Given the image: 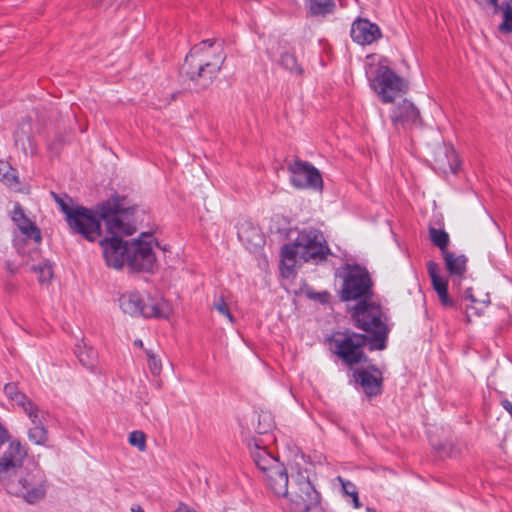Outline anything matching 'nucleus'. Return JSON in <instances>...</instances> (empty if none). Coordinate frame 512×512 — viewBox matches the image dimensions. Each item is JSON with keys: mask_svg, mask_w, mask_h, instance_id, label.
Returning <instances> with one entry per match:
<instances>
[{"mask_svg": "<svg viewBox=\"0 0 512 512\" xmlns=\"http://www.w3.org/2000/svg\"><path fill=\"white\" fill-rule=\"evenodd\" d=\"M311 298L319 300L321 303H326L329 299L328 292L315 293L310 295Z\"/></svg>", "mask_w": 512, "mask_h": 512, "instance_id": "obj_37", "label": "nucleus"}, {"mask_svg": "<svg viewBox=\"0 0 512 512\" xmlns=\"http://www.w3.org/2000/svg\"><path fill=\"white\" fill-rule=\"evenodd\" d=\"M267 487L277 496L285 500L289 497L288 474L284 465L274 468L272 472L264 475Z\"/></svg>", "mask_w": 512, "mask_h": 512, "instance_id": "obj_17", "label": "nucleus"}, {"mask_svg": "<svg viewBox=\"0 0 512 512\" xmlns=\"http://www.w3.org/2000/svg\"><path fill=\"white\" fill-rule=\"evenodd\" d=\"M253 232H255V236L257 238V242L255 243L256 246H261L262 243H263V239L261 237V235L257 232L256 229H253Z\"/></svg>", "mask_w": 512, "mask_h": 512, "instance_id": "obj_44", "label": "nucleus"}, {"mask_svg": "<svg viewBox=\"0 0 512 512\" xmlns=\"http://www.w3.org/2000/svg\"><path fill=\"white\" fill-rule=\"evenodd\" d=\"M134 345L138 348H143V342L140 339L135 340Z\"/></svg>", "mask_w": 512, "mask_h": 512, "instance_id": "obj_47", "label": "nucleus"}, {"mask_svg": "<svg viewBox=\"0 0 512 512\" xmlns=\"http://www.w3.org/2000/svg\"><path fill=\"white\" fill-rule=\"evenodd\" d=\"M12 221L26 239L33 240L35 244L41 242L42 236L39 228L25 215L18 203L15 204L12 211Z\"/></svg>", "mask_w": 512, "mask_h": 512, "instance_id": "obj_16", "label": "nucleus"}, {"mask_svg": "<svg viewBox=\"0 0 512 512\" xmlns=\"http://www.w3.org/2000/svg\"><path fill=\"white\" fill-rule=\"evenodd\" d=\"M156 386H157V388H160V387H161V380H157V381H156Z\"/></svg>", "mask_w": 512, "mask_h": 512, "instance_id": "obj_49", "label": "nucleus"}, {"mask_svg": "<svg viewBox=\"0 0 512 512\" xmlns=\"http://www.w3.org/2000/svg\"><path fill=\"white\" fill-rule=\"evenodd\" d=\"M502 404V407L510 414V416L512 417V402L505 399L501 402Z\"/></svg>", "mask_w": 512, "mask_h": 512, "instance_id": "obj_41", "label": "nucleus"}, {"mask_svg": "<svg viewBox=\"0 0 512 512\" xmlns=\"http://www.w3.org/2000/svg\"><path fill=\"white\" fill-rule=\"evenodd\" d=\"M99 221L103 220L111 238L100 240L103 257L108 267L121 269L127 264L133 271L150 272L153 270L156 257L152 251L154 238L151 234L142 233L131 242L122 241L118 236L132 235L136 226L132 221L135 207L126 196L113 194L109 199L98 205Z\"/></svg>", "mask_w": 512, "mask_h": 512, "instance_id": "obj_1", "label": "nucleus"}, {"mask_svg": "<svg viewBox=\"0 0 512 512\" xmlns=\"http://www.w3.org/2000/svg\"><path fill=\"white\" fill-rule=\"evenodd\" d=\"M63 143H64V140L62 139V137L58 136V137H56V139L52 143L49 144V148L51 150L57 151L58 150V146L63 145Z\"/></svg>", "mask_w": 512, "mask_h": 512, "instance_id": "obj_38", "label": "nucleus"}, {"mask_svg": "<svg viewBox=\"0 0 512 512\" xmlns=\"http://www.w3.org/2000/svg\"><path fill=\"white\" fill-rule=\"evenodd\" d=\"M289 60L291 61H295L294 57L293 56H286V58L284 59V61L288 62Z\"/></svg>", "mask_w": 512, "mask_h": 512, "instance_id": "obj_48", "label": "nucleus"}, {"mask_svg": "<svg viewBox=\"0 0 512 512\" xmlns=\"http://www.w3.org/2000/svg\"><path fill=\"white\" fill-rule=\"evenodd\" d=\"M30 124L22 126L14 132L15 146L19 147L25 155H33L36 152V146L33 137L30 134Z\"/></svg>", "mask_w": 512, "mask_h": 512, "instance_id": "obj_22", "label": "nucleus"}, {"mask_svg": "<svg viewBox=\"0 0 512 512\" xmlns=\"http://www.w3.org/2000/svg\"><path fill=\"white\" fill-rule=\"evenodd\" d=\"M427 272L429 277L431 278L432 286L436 292L448 288L447 281L439 276L438 263L434 261H429L427 263Z\"/></svg>", "mask_w": 512, "mask_h": 512, "instance_id": "obj_27", "label": "nucleus"}, {"mask_svg": "<svg viewBox=\"0 0 512 512\" xmlns=\"http://www.w3.org/2000/svg\"><path fill=\"white\" fill-rule=\"evenodd\" d=\"M122 311L131 316H143L145 318H168L171 307L162 298L148 297L145 302L138 292L124 293L119 298Z\"/></svg>", "mask_w": 512, "mask_h": 512, "instance_id": "obj_9", "label": "nucleus"}, {"mask_svg": "<svg viewBox=\"0 0 512 512\" xmlns=\"http://www.w3.org/2000/svg\"><path fill=\"white\" fill-rule=\"evenodd\" d=\"M463 298L465 300H469L470 302L472 303H475L477 300L475 298V296L473 295L472 293V289L471 288H467L464 292V295H463Z\"/></svg>", "mask_w": 512, "mask_h": 512, "instance_id": "obj_39", "label": "nucleus"}, {"mask_svg": "<svg viewBox=\"0 0 512 512\" xmlns=\"http://www.w3.org/2000/svg\"><path fill=\"white\" fill-rule=\"evenodd\" d=\"M211 49L213 52L218 53V56L214 59V61L223 63L225 56L221 55L222 46L220 44H216L213 39L203 40L200 43L194 45L191 48L189 54L186 55L185 61H187L189 57L193 58L198 55H203L204 57L199 58L198 61L203 62V64H211V60L208 57L209 50Z\"/></svg>", "mask_w": 512, "mask_h": 512, "instance_id": "obj_20", "label": "nucleus"}, {"mask_svg": "<svg viewBox=\"0 0 512 512\" xmlns=\"http://www.w3.org/2000/svg\"><path fill=\"white\" fill-rule=\"evenodd\" d=\"M131 512H145L140 505H133L131 507Z\"/></svg>", "mask_w": 512, "mask_h": 512, "instance_id": "obj_45", "label": "nucleus"}, {"mask_svg": "<svg viewBox=\"0 0 512 512\" xmlns=\"http://www.w3.org/2000/svg\"><path fill=\"white\" fill-rule=\"evenodd\" d=\"M75 354L79 362L85 368L93 370L96 367L98 353L93 347L88 346L85 342L76 344Z\"/></svg>", "mask_w": 512, "mask_h": 512, "instance_id": "obj_23", "label": "nucleus"}, {"mask_svg": "<svg viewBox=\"0 0 512 512\" xmlns=\"http://www.w3.org/2000/svg\"><path fill=\"white\" fill-rule=\"evenodd\" d=\"M337 480L341 483L342 490L345 495L351 497L353 494L358 492L356 486L352 482L347 481L340 476L337 477Z\"/></svg>", "mask_w": 512, "mask_h": 512, "instance_id": "obj_35", "label": "nucleus"}, {"mask_svg": "<svg viewBox=\"0 0 512 512\" xmlns=\"http://www.w3.org/2000/svg\"><path fill=\"white\" fill-rule=\"evenodd\" d=\"M248 446L251 449V455L256 466L264 475L282 465L265 446L261 445L260 440L252 438L248 441Z\"/></svg>", "mask_w": 512, "mask_h": 512, "instance_id": "obj_13", "label": "nucleus"}, {"mask_svg": "<svg viewBox=\"0 0 512 512\" xmlns=\"http://www.w3.org/2000/svg\"><path fill=\"white\" fill-rule=\"evenodd\" d=\"M290 181L298 189H314L321 191L323 188L322 176L317 168L312 164L295 160L289 164Z\"/></svg>", "mask_w": 512, "mask_h": 512, "instance_id": "obj_11", "label": "nucleus"}, {"mask_svg": "<svg viewBox=\"0 0 512 512\" xmlns=\"http://www.w3.org/2000/svg\"><path fill=\"white\" fill-rule=\"evenodd\" d=\"M381 37L380 28L366 19L359 18L351 27V38L361 45L371 44Z\"/></svg>", "mask_w": 512, "mask_h": 512, "instance_id": "obj_15", "label": "nucleus"}, {"mask_svg": "<svg viewBox=\"0 0 512 512\" xmlns=\"http://www.w3.org/2000/svg\"><path fill=\"white\" fill-rule=\"evenodd\" d=\"M0 180L11 188H16L19 184L15 169L8 165L0 166Z\"/></svg>", "mask_w": 512, "mask_h": 512, "instance_id": "obj_29", "label": "nucleus"}, {"mask_svg": "<svg viewBox=\"0 0 512 512\" xmlns=\"http://www.w3.org/2000/svg\"><path fill=\"white\" fill-rule=\"evenodd\" d=\"M26 456L24 446L12 441L0 457V482L9 494L33 505L45 498L48 482L37 466L31 469L23 467Z\"/></svg>", "mask_w": 512, "mask_h": 512, "instance_id": "obj_3", "label": "nucleus"}, {"mask_svg": "<svg viewBox=\"0 0 512 512\" xmlns=\"http://www.w3.org/2000/svg\"><path fill=\"white\" fill-rule=\"evenodd\" d=\"M365 74L382 103H394L409 90V81L397 75L390 66H366Z\"/></svg>", "mask_w": 512, "mask_h": 512, "instance_id": "obj_6", "label": "nucleus"}, {"mask_svg": "<svg viewBox=\"0 0 512 512\" xmlns=\"http://www.w3.org/2000/svg\"><path fill=\"white\" fill-rule=\"evenodd\" d=\"M56 203L65 214L69 228L75 234H79L90 242H94L101 236V222L99 221V208L97 211L80 205L71 204L68 196L61 197L52 193Z\"/></svg>", "mask_w": 512, "mask_h": 512, "instance_id": "obj_5", "label": "nucleus"}, {"mask_svg": "<svg viewBox=\"0 0 512 512\" xmlns=\"http://www.w3.org/2000/svg\"><path fill=\"white\" fill-rule=\"evenodd\" d=\"M444 154H445V157L448 159L447 165L444 163L443 160L439 159V160H436L437 164H438V167L440 169H442L443 171H447V169H449L450 171L455 173L456 172L455 165L453 163H451V161H450V158H452L453 161L456 160V156H455L454 150L451 149V148H445L444 149Z\"/></svg>", "mask_w": 512, "mask_h": 512, "instance_id": "obj_34", "label": "nucleus"}, {"mask_svg": "<svg viewBox=\"0 0 512 512\" xmlns=\"http://www.w3.org/2000/svg\"><path fill=\"white\" fill-rule=\"evenodd\" d=\"M220 66H181L180 79L190 89H205L217 76Z\"/></svg>", "mask_w": 512, "mask_h": 512, "instance_id": "obj_12", "label": "nucleus"}, {"mask_svg": "<svg viewBox=\"0 0 512 512\" xmlns=\"http://www.w3.org/2000/svg\"><path fill=\"white\" fill-rule=\"evenodd\" d=\"M370 369L374 374L369 370L361 369L354 371L353 377L360 384L364 393L373 397L379 395L382 391V375L376 366H371Z\"/></svg>", "mask_w": 512, "mask_h": 512, "instance_id": "obj_14", "label": "nucleus"}, {"mask_svg": "<svg viewBox=\"0 0 512 512\" xmlns=\"http://www.w3.org/2000/svg\"><path fill=\"white\" fill-rule=\"evenodd\" d=\"M390 111V120L396 130H412L422 126L423 119L416 105L407 98L395 101Z\"/></svg>", "mask_w": 512, "mask_h": 512, "instance_id": "obj_10", "label": "nucleus"}, {"mask_svg": "<svg viewBox=\"0 0 512 512\" xmlns=\"http://www.w3.org/2000/svg\"><path fill=\"white\" fill-rule=\"evenodd\" d=\"M5 395L12 403L20 407L28 417L37 418V405L34 404L25 394L18 390L15 383H8L4 386Z\"/></svg>", "mask_w": 512, "mask_h": 512, "instance_id": "obj_19", "label": "nucleus"}, {"mask_svg": "<svg viewBox=\"0 0 512 512\" xmlns=\"http://www.w3.org/2000/svg\"><path fill=\"white\" fill-rule=\"evenodd\" d=\"M294 482L288 499L282 504L283 509L286 512L320 511V494L316 491L308 476L299 472Z\"/></svg>", "mask_w": 512, "mask_h": 512, "instance_id": "obj_8", "label": "nucleus"}, {"mask_svg": "<svg viewBox=\"0 0 512 512\" xmlns=\"http://www.w3.org/2000/svg\"><path fill=\"white\" fill-rule=\"evenodd\" d=\"M436 293L438 294L439 299H440L441 297H444L445 295H447V294H448V288H445V289H443V290H439V291H437Z\"/></svg>", "mask_w": 512, "mask_h": 512, "instance_id": "obj_46", "label": "nucleus"}, {"mask_svg": "<svg viewBox=\"0 0 512 512\" xmlns=\"http://www.w3.org/2000/svg\"><path fill=\"white\" fill-rule=\"evenodd\" d=\"M352 502H353V505L355 508H360L361 507V503L359 501V498H358V492H356V494H353L352 496Z\"/></svg>", "mask_w": 512, "mask_h": 512, "instance_id": "obj_43", "label": "nucleus"}, {"mask_svg": "<svg viewBox=\"0 0 512 512\" xmlns=\"http://www.w3.org/2000/svg\"><path fill=\"white\" fill-rule=\"evenodd\" d=\"M367 60L369 61L368 64H385L387 62L386 58L379 55V54H370L367 55Z\"/></svg>", "mask_w": 512, "mask_h": 512, "instance_id": "obj_36", "label": "nucleus"}, {"mask_svg": "<svg viewBox=\"0 0 512 512\" xmlns=\"http://www.w3.org/2000/svg\"><path fill=\"white\" fill-rule=\"evenodd\" d=\"M367 512H376V511L373 509L367 508Z\"/></svg>", "mask_w": 512, "mask_h": 512, "instance_id": "obj_51", "label": "nucleus"}, {"mask_svg": "<svg viewBox=\"0 0 512 512\" xmlns=\"http://www.w3.org/2000/svg\"><path fill=\"white\" fill-rule=\"evenodd\" d=\"M308 11L313 16H325L335 9L334 0H305Z\"/></svg>", "mask_w": 512, "mask_h": 512, "instance_id": "obj_25", "label": "nucleus"}, {"mask_svg": "<svg viewBox=\"0 0 512 512\" xmlns=\"http://www.w3.org/2000/svg\"><path fill=\"white\" fill-rule=\"evenodd\" d=\"M445 267L450 276L462 279L467 271V257L465 255H456L453 252H447L442 255Z\"/></svg>", "mask_w": 512, "mask_h": 512, "instance_id": "obj_21", "label": "nucleus"}, {"mask_svg": "<svg viewBox=\"0 0 512 512\" xmlns=\"http://www.w3.org/2000/svg\"><path fill=\"white\" fill-rule=\"evenodd\" d=\"M351 317L355 327L367 334L345 329L333 332L328 338L330 351L350 367L368 360L365 346L370 351L386 349L390 332L381 306L355 305L351 309Z\"/></svg>", "mask_w": 512, "mask_h": 512, "instance_id": "obj_2", "label": "nucleus"}, {"mask_svg": "<svg viewBox=\"0 0 512 512\" xmlns=\"http://www.w3.org/2000/svg\"><path fill=\"white\" fill-rule=\"evenodd\" d=\"M429 237L433 245L440 249L442 255L449 252L447 247L449 245L450 238L449 234L445 230L430 227Z\"/></svg>", "mask_w": 512, "mask_h": 512, "instance_id": "obj_26", "label": "nucleus"}, {"mask_svg": "<svg viewBox=\"0 0 512 512\" xmlns=\"http://www.w3.org/2000/svg\"><path fill=\"white\" fill-rule=\"evenodd\" d=\"M37 418L29 417L33 426L29 428L28 437L29 440L37 445H44L48 440V434L45 427L42 424V414L37 407Z\"/></svg>", "mask_w": 512, "mask_h": 512, "instance_id": "obj_24", "label": "nucleus"}, {"mask_svg": "<svg viewBox=\"0 0 512 512\" xmlns=\"http://www.w3.org/2000/svg\"><path fill=\"white\" fill-rule=\"evenodd\" d=\"M480 5L491 6L494 13H501L502 22L498 25L499 33L503 35L512 33V0H505L499 4V0H476Z\"/></svg>", "mask_w": 512, "mask_h": 512, "instance_id": "obj_18", "label": "nucleus"}, {"mask_svg": "<svg viewBox=\"0 0 512 512\" xmlns=\"http://www.w3.org/2000/svg\"><path fill=\"white\" fill-rule=\"evenodd\" d=\"M373 281L368 270L359 264H346L340 298L343 301L358 300L356 305L380 306L372 301Z\"/></svg>", "mask_w": 512, "mask_h": 512, "instance_id": "obj_7", "label": "nucleus"}, {"mask_svg": "<svg viewBox=\"0 0 512 512\" xmlns=\"http://www.w3.org/2000/svg\"><path fill=\"white\" fill-rule=\"evenodd\" d=\"M30 270L38 274V280L40 283L49 281L52 278V266L48 261H43L37 265H32Z\"/></svg>", "mask_w": 512, "mask_h": 512, "instance_id": "obj_30", "label": "nucleus"}, {"mask_svg": "<svg viewBox=\"0 0 512 512\" xmlns=\"http://www.w3.org/2000/svg\"><path fill=\"white\" fill-rule=\"evenodd\" d=\"M86 129H87L86 127H80V131H81V132H85V131H86Z\"/></svg>", "mask_w": 512, "mask_h": 512, "instance_id": "obj_50", "label": "nucleus"}, {"mask_svg": "<svg viewBox=\"0 0 512 512\" xmlns=\"http://www.w3.org/2000/svg\"><path fill=\"white\" fill-rule=\"evenodd\" d=\"M290 72L292 74L301 75L303 73V69L301 66H292L290 67Z\"/></svg>", "mask_w": 512, "mask_h": 512, "instance_id": "obj_42", "label": "nucleus"}, {"mask_svg": "<svg viewBox=\"0 0 512 512\" xmlns=\"http://www.w3.org/2000/svg\"><path fill=\"white\" fill-rule=\"evenodd\" d=\"M257 426H255V432L257 434H267L274 427V421L268 412H262L257 414Z\"/></svg>", "mask_w": 512, "mask_h": 512, "instance_id": "obj_28", "label": "nucleus"}, {"mask_svg": "<svg viewBox=\"0 0 512 512\" xmlns=\"http://www.w3.org/2000/svg\"><path fill=\"white\" fill-rule=\"evenodd\" d=\"M440 302L445 307H452L454 305V302L450 299L449 294L441 297Z\"/></svg>", "mask_w": 512, "mask_h": 512, "instance_id": "obj_40", "label": "nucleus"}, {"mask_svg": "<svg viewBox=\"0 0 512 512\" xmlns=\"http://www.w3.org/2000/svg\"><path fill=\"white\" fill-rule=\"evenodd\" d=\"M147 356L148 368L153 376H159L162 371V363L160 358L152 351H145Z\"/></svg>", "mask_w": 512, "mask_h": 512, "instance_id": "obj_31", "label": "nucleus"}, {"mask_svg": "<svg viewBox=\"0 0 512 512\" xmlns=\"http://www.w3.org/2000/svg\"><path fill=\"white\" fill-rule=\"evenodd\" d=\"M129 443L137 447L140 451L146 449V436L142 431H133L129 434Z\"/></svg>", "mask_w": 512, "mask_h": 512, "instance_id": "obj_33", "label": "nucleus"}, {"mask_svg": "<svg viewBox=\"0 0 512 512\" xmlns=\"http://www.w3.org/2000/svg\"><path fill=\"white\" fill-rule=\"evenodd\" d=\"M330 249L323 233L316 228H304L298 232L293 243L284 244L281 248V272L284 277H291L295 273L298 260L303 262L323 261Z\"/></svg>", "mask_w": 512, "mask_h": 512, "instance_id": "obj_4", "label": "nucleus"}, {"mask_svg": "<svg viewBox=\"0 0 512 512\" xmlns=\"http://www.w3.org/2000/svg\"><path fill=\"white\" fill-rule=\"evenodd\" d=\"M467 321H470V315L467 313Z\"/></svg>", "mask_w": 512, "mask_h": 512, "instance_id": "obj_52", "label": "nucleus"}, {"mask_svg": "<svg viewBox=\"0 0 512 512\" xmlns=\"http://www.w3.org/2000/svg\"><path fill=\"white\" fill-rule=\"evenodd\" d=\"M213 308L221 315L227 318L230 323L234 322V317L230 312L229 305L226 303L223 295L217 297L213 302Z\"/></svg>", "mask_w": 512, "mask_h": 512, "instance_id": "obj_32", "label": "nucleus"}]
</instances>
